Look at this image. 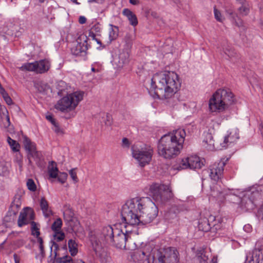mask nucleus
Returning a JSON list of instances; mask_svg holds the SVG:
<instances>
[{
  "label": "nucleus",
  "mask_w": 263,
  "mask_h": 263,
  "mask_svg": "<svg viewBox=\"0 0 263 263\" xmlns=\"http://www.w3.org/2000/svg\"><path fill=\"white\" fill-rule=\"evenodd\" d=\"M158 214V207L149 197L130 198L123 205L121 210L123 220L136 228L152 222Z\"/></svg>",
  "instance_id": "nucleus-1"
},
{
  "label": "nucleus",
  "mask_w": 263,
  "mask_h": 263,
  "mask_svg": "<svg viewBox=\"0 0 263 263\" xmlns=\"http://www.w3.org/2000/svg\"><path fill=\"white\" fill-rule=\"evenodd\" d=\"M181 82L179 76L175 72L161 71L154 74L151 80V90L160 99L172 98L180 89Z\"/></svg>",
  "instance_id": "nucleus-2"
},
{
  "label": "nucleus",
  "mask_w": 263,
  "mask_h": 263,
  "mask_svg": "<svg viewBox=\"0 0 263 263\" xmlns=\"http://www.w3.org/2000/svg\"><path fill=\"white\" fill-rule=\"evenodd\" d=\"M101 236L107 243L120 249L132 250L133 247L130 242L132 240L130 235L133 233L138 234L137 228L133 225L126 223L125 221L124 227L120 229L110 226H107L102 228Z\"/></svg>",
  "instance_id": "nucleus-3"
},
{
  "label": "nucleus",
  "mask_w": 263,
  "mask_h": 263,
  "mask_svg": "<svg viewBox=\"0 0 263 263\" xmlns=\"http://www.w3.org/2000/svg\"><path fill=\"white\" fill-rule=\"evenodd\" d=\"M185 135L184 129L179 128L162 136L158 145L159 155L166 159L178 156L183 147Z\"/></svg>",
  "instance_id": "nucleus-4"
},
{
  "label": "nucleus",
  "mask_w": 263,
  "mask_h": 263,
  "mask_svg": "<svg viewBox=\"0 0 263 263\" xmlns=\"http://www.w3.org/2000/svg\"><path fill=\"white\" fill-rule=\"evenodd\" d=\"M235 102V96L230 88H219L209 99V110L212 113L223 112L227 110Z\"/></svg>",
  "instance_id": "nucleus-5"
},
{
  "label": "nucleus",
  "mask_w": 263,
  "mask_h": 263,
  "mask_svg": "<svg viewBox=\"0 0 263 263\" xmlns=\"http://www.w3.org/2000/svg\"><path fill=\"white\" fill-rule=\"evenodd\" d=\"M179 260V252L175 248L157 249L152 247L147 263H178Z\"/></svg>",
  "instance_id": "nucleus-6"
},
{
  "label": "nucleus",
  "mask_w": 263,
  "mask_h": 263,
  "mask_svg": "<svg viewBox=\"0 0 263 263\" xmlns=\"http://www.w3.org/2000/svg\"><path fill=\"white\" fill-rule=\"evenodd\" d=\"M89 240L90 241L93 250L95 251L97 258L101 263H107L110 259L109 254L104 247V242L102 236H101V232L99 230L91 231L89 234Z\"/></svg>",
  "instance_id": "nucleus-7"
},
{
  "label": "nucleus",
  "mask_w": 263,
  "mask_h": 263,
  "mask_svg": "<svg viewBox=\"0 0 263 263\" xmlns=\"http://www.w3.org/2000/svg\"><path fill=\"white\" fill-rule=\"evenodd\" d=\"M84 94V91L81 90L69 93L58 101L55 105V108L62 112L74 110L83 100Z\"/></svg>",
  "instance_id": "nucleus-8"
},
{
  "label": "nucleus",
  "mask_w": 263,
  "mask_h": 263,
  "mask_svg": "<svg viewBox=\"0 0 263 263\" xmlns=\"http://www.w3.org/2000/svg\"><path fill=\"white\" fill-rule=\"evenodd\" d=\"M131 151L133 157L141 167L148 165L152 160L154 150L151 146L135 144L132 146Z\"/></svg>",
  "instance_id": "nucleus-9"
},
{
  "label": "nucleus",
  "mask_w": 263,
  "mask_h": 263,
  "mask_svg": "<svg viewBox=\"0 0 263 263\" xmlns=\"http://www.w3.org/2000/svg\"><path fill=\"white\" fill-rule=\"evenodd\" d=\"M148 194L157 202L164 203L173 197L171 187L168 185L153 183L149 186Z\"/></svg>",
  "instance_id": "nucleus-10"
},
{
  "label": "nucleus",
  "mask_w": 263,
  "mask_h": 263,
  "mask_svg": "<svg viewBox=\"0 0 263 263\" xmlns=\"http://www.w3.org/2000/svg\"><path fill=\"white\" fill-rule=\"evenodd\" d=\"M50 66V61L47 59H44L33 62L24 63L18 68L24 71H31L37 74H43L48 71Z\"/></svg>",
  "instance_id": "nucleus-11"
},
{
  "label": "nucleus",
  "mask_w": 263,
  "mask_h": 263,
  "mask_svg": "<svg viewBox=\"0 0 263 263\" xmlns=\"http://www.w3.org/2000/svg\"><path fill=\"white\" fill-rule=\"evenodd\" d=\"M205 160L197 155H191L182 159L177 167L178 170L186 168L199 169L204 165Z\"/></svg>",
  "instance_id": "nucleus-12"
},
{
  "label": "nucleus",
  "mask_w": 263,
  "mask_h": 263,
  "mask_svg": "<svg viewBox=\"0 0 263 263\" xmlns=\"http://www.w3.org/2000/svg\"><path fill=\"white\" fill-rule=\"evenodd\" d=\"M239 131L237 128L229 129L219 142L220 149L233 145L239 139Z\"/></svg>",
  "instance_id": "nucleus-13"
},
{
  "label": "nucleus",
  "mask_w": 263,
  "mask_h": 263,
  "mask_svg": "<svg viewBox=\"0 0 263 263\" xmlns=\"http://www.w3.org/2000/svg\"><path fill=\"white\" fill-rule=\"evenodd\" d=\"M229 158H223L218 162H215L210 167V177L211 179L217 181L222 176L224 171V167L228 161Z\"/></svg>",
  "instance_id": "nucleus-14"
},
{
  "label": "nucleus",
  "mask_w": 263,
  "mask_h": 263,
  "mask_svg": "<svg viewBox=\"0 0 263 263\" xmlns=\"http://www.w3.org/2000/svg\"><path fill=\"white\" fill-rule=\"evenodd\" d=\"M87 36L84 34L80 35L76 41L72 44L71 51L73 54L80 55L87 50Z\"/></svg>",
  "instance_id": "nucleus-15"
},
{
  "label": "nucleus",
  "mask_w": 263,
  "mask_h": 263,
  "mask_svg": "<svg viewBox=\"0 0 263 263\" xmlns=\"http://www.w3.org/2000/svg\"><path fill=\"white\" fill-rule=\"evenodd\" d=\"M259 195L258 192H247L241 198L240 201V206L246 210H251L254 209L256 204L255 199Z\"/></svg>",
  "instance_id": "nucleus-16"
},
{
  "label": "nucleus",
  "mask_w": 263,
  "mask_h": 263,
  "mask_svg": "<svg viewBox=\"0 0 263 263\" xmlns=\"http://www.w3.org/2000/svg\"><path fill=\"white\" fill-rule=\"evenodd\" d=\"M218 219L214 216H211L209 219L203 217L200 218L198 221V229L200 231L208 232L212 228V226L215 227L216 230L220 229V226L217 223Z\"/></svg>",
  "instance_id": "nucleus-17"
},
{
  "label": "nucleus",
  "mask_w": 263,
  "mask_h": 263,
  "mask_svg": "<svg viewBox=\"0 0 263 263\" xmlns=\"http://www.w3.org/2000/svg\"><path fill=\"white\" fill-rule=\"evenodd\" d=\"M34 219V212L30 208H25L21 212L17 220V224L19 227H22L29 223L31 224Z\"/></svg>",
  "instance_id": "nucleus-18"
},
{
  "label": "nucleus",
  "mask_w": 263,
  "mask_h": 263,
  "mask_svg": "<svg viewBox=\"0 0 263 263\" xmlns=\"http://www.w3.org/2000/svg\"><path fill=\"white\" fill-rule=\"evenodd\" d=\"M24 145L26 150L28 152V159L31 163V159L35 161H38L40 158L39 152L36 151L35 144L32 142L29 138L25 137L24 138Z\"/></svg>",
  "instance_id": "nucleus-19"
},
{
  "label": "nucleus",
  "mask_w": 263,
  "mask_h": 263,
  "mask_svg": "<svg viewBox=\"0 0 263 263\" xmlns=\"http://www.w3.org/2000/svg\"><path fill=\"white\" fill-rule=\"evenodd\" d=\"M152 251V246L149 245H146L141 249L137 250L134 252L133 258L135 261L142 262L144 260L147 261V258Z\"/></svg>",
  "instance_id": "nucleus-20"
},
{
  "label": "nucleus",
  "mask_w": 263,
  "mask_h": 263,
  "mask_svg": "<svg viewBox=\"0 0 263 263\" xmlns=\"http://www.w3.org/2000/svg\"><path fill=\"white\" fill-rule=\"evenodd\" d=\"M129 57L128 52L123 51L114 58L113 65L117 69L122 68L128 63Z\"/></svg>",
  "instance_id": "nucleus-21"
},
{
  "label": "nucleus",
  "mask_w": 263,
  "mask_h": 263,
  "mask_svg": "<svg viewBox=\"0 0 263 263\" xmlns=\"http://www.w3.org/2000/svg\"><path fill=\"white\" fill-rule=\"evenodd\" d=\"M203 144L206 148L211 151L220 149V145H218L217 142H215L211 133H207L205 134Z\"/></svg>",
  "instance_id": "nucleus-22"
},
{
  "label": "nucleus",
  "mask_w": 263,
  "mask_h": 263,
  "mask_svg": "<svg viewBox=\"0 0 263 263\" xmlns=\"http://www.w3.org/2000/svg\"><path fill=\"white\" fill-rule=\"evenodd\" d=\"M246 263H263V254L261 250L255 249L251 256L247 255Z\"/></svg>",
  "instance_id": "nucleus-23"
},
{
  "label": "nucleus",
  "mask_w": 263,
  "mask_h": 263,
  "mask_svg": "<svg viewBox=\"0 0 263 263\" xmlns=\"http://www.w3.org/2000/svg\"><path fill=\"white\" fill-rule=\"evenodd\" d=\"M59 249L58 245L55 242H53L52 247L51 248V251L52 252V250L54 249V254L55 257V260L57 263H73L72 258L68 255L64 256L61 257H57V251Z\"/></svg>",
  "instance_id": "nucleus-24"
},
{
  "label": "nucleus",
  "mask_w": 263,
  "mask_h": 263,
  "mask_svg": "<svg viewBox=\"0 0 263 263\" xmlns=\"http://www.w3.org/2000/svg\"><path fill=\"white\" fill-rule=\"evenodd\" d=\"M39 203L40 208L45 217L48 218L52 215V211L49 205L48 201L45 197H42L41 198Z\"/></svg>",
  "instance_id": "nucleus-25"
},
{
  "label": "nucleus",
  "mask_w": 263,
  "mask_h": 263,
  "mask_svg": "<svg viewBox=\"0 0 263 263\" xmlns=\"http://www.w3.org/2000/svg\"><path fill=\"white\" fill-rule=\"evenodd\" d=\"M122 13L124 16H126L131 25L133 26L137 25L138 23L137 17L131 10L127 8L124 9Z\"/></svg>",
  "instance_id": "nucleus-26"
},
{
  "label": "nucleus",
  "mask_w": 263,
  "mask_h": 263,
  "mask_svg": "<svg viewBox=\"0 0 263 263\" xmlns=\"http://www.w3.org/2000/svg\"><path fill=\"white\" fill-rule=\"evenodd\" d=\"M48 170V174L50 178H57L59 170L57 166V163L55 162L51 161L49 163Z\"/></svg>",
  "instance_id": "nucleus-27"
},
{
  "label": "nucleus",
  "mask_w": 263,
  "mask_h": 263,
  "mask_svg": "<svg viewBox=\"0 0 263 263\" xmlns=\"http://www.w3.org/2000/svg\"><path fill=\"white\" fill-rule=\"evenodd\" d=\"M108 35L110 41L116 40L118 36L119 28L117 26L112 24L109 25Z\"/></svg>",
  "instance_id": "nucleus-28"
},
{
  "label": "nucleus",
  "mask_w": 263,
  "mask_h": 263,
  "mask_svg": "<svg viewBox=\"0 0 263 263\" xmlns=\"http://www.w3.org/2000/svg\"><path fill=\"white\" fill-rule=\"evenodd\" d=\"M250 6L248 3L237 6V12L241 16H246L250 12Z\"/></svg>",
  "instance_id": "nucleus-29"
},
{
  "label": "nucleus",
  "mask_w": 263,
  "mask_h": 263,
  "mask_svg": "<svg viewBox=\"0 0 263 263\" xmlns=\"http://www.w3.org/2000/svg\"><path fill=\"white\" fill-rule=\"evenodd\" d=\"M7 141L11 149L13 152H18L20 151L21 145L16 141L11 139L9 136L7 137Z\"/></svg>",
  "instance_id": "nucleus-30"
},
{
  "label": "nucleus",
  "mask_w": 263,
  "mask_h": 263,
  "mask_svg": "<svg viewBox=\"0 0 263 263\" xmlns=\"http://www.w3.org/2000/svg\"><path fill=\"white\" fill-rule=\"evenodd\" d=\"M227 12L229 14L230 16L231 17V18L233 19V21L235 24V25L239 27H242L243 26V21L241 19H240L238 16L233 12L232 11H227Z\"/></svg>",
  "instance_id": "nucleus-31"
},
{
  "label": "nucleus",
  "mask_w": 263,
  "mask_h": 263,
  "mask_svg": "<svg viewBox=\"0 0 263 263\" xmlns=\"http://www.w3.org/2000/svg\"><path fill=\"white\" fill-rule=\"evenodd\" d=\"M69 251L72 256L76 255L78 253V245L75 240L70 239L68 241Z\"/></svg>",
  "instance_id": "nucleus-32"
},
{
  "label": "nucleus",
  "mask_w": 263,
  "mask_h": 263,
  "mask_svg": "<svg viewBox=\"0 0 263 263\" xmlns=\"http://www.w3.org/2000/svg\"><path fill=\"white\" fill-rule=\"evenodd\" d=\"M62 224L63 223L62 219L60 218H58L52 223L51 227V230L53 232L61 231Z\"/></svg>",
  "instance_id": "nucleus-33"
},
{
  "label": "nucleus",
  "mask_w": 263,
  "mask_h": 263,
  "mask_svg": "<svg viewBox=\"0 0 263 263\" xmlns=\"http://www.w3.org/2000/svg\"><path fill=\"white\" fill-rule=\"evenodd\" d=\"M197 257L200 262L208 263V256L206 255L204 250H201L197 253Z\"/></svg>",
  "instance_id": "nucleus-34"
},
{
  "label": "nucleus",
  "mask_w": 263,
  "mask_h": 263,
  "mask_svg": "<svg viewBox=\"0 0 263 263\" xmlns=\"http://www.w3.org/2000/svg\"><path fill=\"white\" fill-rule=\"evenodd\" d=\"M223 51L224 53L230 59L235 57L237 54L234 49L230 46L223 48Z\"/></svg>",
  "instance_id": "nucleus-35"
},
{
  "label": "nucleus",
  "mask_w": 263,
  "mask_h": 263,
  "mask_svg": "<svg viewBox=\"0 0 263 263\" xmlns=\"http://www.w3.org/2000/svg\"><path fill=\"white\" fill-rule=\"evenodd\" d=\"M73 215V213L70 209L66 210L63 213L64 219L67 222L72 220Z\"/></svg>",
  "instance_id": "nucleus-36"
},
{
  "label": "nucleus",
  "mask_w": 263,
  "mask_h": 263,
  "mask_svg": "<svg viewBox=\"0 0 263 263\" xmlns=\"http://www.w3.org/2000/svg\"><path fill=\"white\" fill-rule=\"evenodd\" d=\"M31 234L36 237L40 236V232L34 221L31 222Z\"/></svg>",
  "instance_id": "nucleus-37"
},
{
  "label": "nucleus",
  "mask_w": 263,
  "mask_h": 263,
  "mask_svg": "<svg viewBox=\"0 0 263 263\" xmlns=\"http://www.w3.org/2000/svg\"><path fill=\"white\" fill-rule=\"evenodd\" d=\"M53 237L55 240L58 241L63 240L65 238V234L62 231L54 232Z\"/></svg>",
  "instance_id": "nucleus-38"
},
{
  "label": "nucleus",
  "mask_w": 263,
  "mask_h": 263,
  "mask_svg": "<svg viewBox=\"0 0 263 263\" xmlns=\"http://www.w3.org/2000/svg\"><path fill=\"white\" fill-rule=\"evenodd\" d=\"M28 189L31 191L34 192L36 190V186L34 181L32 179H29L27 181Z\"/></svg>",
  "instance_id": "nucleus-39"
},
{
  "label": "nucleus",
  "mask_w": 263,
  "mask_h": 263,
  "mask_svg": "<svg viewBox=\"0 0 263 263\" xmlns=\"http://www.w3.org/2000/svg\"><path fill=\"white\" fill-rule=\"evenodd\" d=\"M214 13L215 19L218 22H222L224 20V17L221 12L216 7H214Z\"/></svg>",
  "instance_id": "nucleus-40"
},
{
  "label": "nucleus",
  "mask_w": 263,
  "mask_h": 263,
  "mask_svg": "<svg viewBox=\"0 0 263 263\" xmlns=\"http://www.w3.org/2000/svg\"><path fill=\"white\" fill-rule=\"evenodd\" d=\"M76 168H72L70 170L69 172V175L72 178V180L75 182L77 183L78 182L79 180L77 177V174L76 172Z\"/></svg>",
  "instance_id": "nucleus-41"
},
{
  "label": "nucleus",
  "mask_w": 263,
  "mask_h": 263,
  "mask_svg": "<svg viewBox=\"0 0 263 263\" xmlns=\"http://www.w3.org/2000/svg\"><path fill=\"white\" fill-rule=\"evenodd\" d=\"M68 175L66 173H61L58 177V181L61 183H64L67 178Z\"/></svg>",
  "instance_id": "nucleus-42"
},
{
  "label": "nucleus",
  "mask_w": 263,
  "mask_h": 263,
  "mask_svg": "<svg viewBox=\"0 0 263 263\" xmlns=\"http://www.w3.org/2000/svg\"><path fill=\"white\" fill-rule=\"evenodd\" d=\"M35 86L38 91L40 92H44L48 86L47 84H43L42 83H36Z\"/></svg>",
  "instance_id": "nucleus-43"
},
{
  "label": "nucleus",
  "mask_w": 263,
  "mask_h": 263,
  "mask_svg": "<svg viewBox=\"0 0 263 263\" xmlns=\"http://www.w3.org/2000/svg\"><path fill=\"white\" fill-rule=\"evenodd\" d=\"M53 125V130L58 134H63V129H61L59 126L58 124L55 122L54 124H52Z\"/></svg>",
  "instance_id": "nucleus-44"
},
{
  "label": "nucleus",
  "mask_w": 263,
  "mask_h": 263,
  "mask_svg": "<svg viewBox=\"0 0 263 263\" xmlns=\"http://www.w3.org/2000/svg\"><path fill=\"white\" fill-rule=\"evenodd\" d=\"M8 174L7 167L4 165H0V176H6Z\"/></svg>",
  "instance_id": "nucleus-45"
},
{
  "label": "nucleus",
  "mask_w": 263,
  "mask_h": 263,
  "mask_svg": "<svg viewBox=\"0 0 263 263\" xmlns=\"http://www.w3.org/2000/svg\"><path fill=\"white\" fill-rule=\"evenodd\" d=\"M14 160L18 164H20L22 161V155L21 154L20 152H15Z\"/></svg>",
  "instance_id": "nucleus-46"
},
{
  "label": "nucleus",
  "mask_w": 263,
  "mask_h": 263,
  "mask_svg": "<svg viewBox=\"0 0 263 263\" xmlns=\"http://www.w3.org/2000/svg\"><path fill=\"white\" fill-rule=\"evenodd\" d=\"M130 143L129 141L127 138H124L122 139V146L123 147L129 148Z\"/></svg>",
  "instance_id": "nucleus-47"
},
{
  "label": "nucleus",
  "mask_w": 263,
  "mask_h": 263,
  "mask_svg": "<svg viewBox=\"0 0 263 263\" xmlns=\"http://www.w3.org/2000/svg\"><path fill=\"white\" fill-rule=\"evenodd\" d=\"M3 115L5 116V120L6 121V122L5 124V127H8L10 125V118L8 115V112L7 110H6V113L5 114L4 112L3 113Z\"/></svg>",
  "instance_id": "nucleus-48"
},
{
  "label": "nucleus",
  "mask_w": 263,
  "mask_h": 263,
  "mask_svg": "<svg viewBox=\"0 0 263 263\" xmlns=\"http://www.w3.org/2000/svg\"><path fill=\"white\" fill-rule=\"evenodd\" d=\"M88 37H90L92 40H96L98 44H101V42L96 38V34L94 33V32L91 30L89 32Z\"/></svg>",
  "instance_id": "nucleus-49"
},
{
  "label": "nucleus",
  "mask_w": 263,
  "mask_h": 263,
  "mask_svg": "<svg viewBox=\"0 0 263 263\" xmlns=\"http://www.w3.org/2000/svg\"><path fill=\"white\" fill-rule=\"evenodd\" d=\"M3 99L5 101L6 103L9 105L12 104L13 103L11 98L9 97L8 94H7L6 96H4Z\"/></svg>",
  "instance_id": "nucleus-50"
},
{
  "label": "nucleus",
  "mask_w": 263,
  "mask_h": 263,
  "mask_svg": "<svg viewBox=\"0 0 263 263\" xmlns=\"http://www.w3.org/2000/svg\"><path fill=\"white\" fill-rule=\"evenodd\" d=\"M105 124L107 126H110L111 125L112 123V118L111 117L108 115H106V120L104 121Z\"/></svg>",
  "instance_id": "nucleus-51"
},
{
  "label": "nucleus",
  "mask_w": 263,
  "mask_h": 263,
  "mask_svg": "<svg viewBox=\"0 0 263 263\" xmlns=\"http://www.w3.org/2000/svg\"><path fill=\"white\" fill-rule=\"evenodd\" d=\"M257 216L259 218L263 220V205L259 209L257 212Z\"/></svg>",
  "instance_id": "nucleus-52"
},
{
  "label": "nucleus",
  "mask_w": 263,
  "mask_h": 263,
  "mask_svg": "<svg viewBox=\"0 0 263 263\" xmlns=\"http://www.w3.org/2000/svg\"><path fill=\"white\" fill-rule=\"evenodd\" d=\"M46 118L47 120L50 121L52 124H54L56 122L55 119L53 118L52 116L51 115L46 116Z\"/></svg>",
  "instance_id": "nucleus-53"
},
{
  "label": "nucleus",
  "mask_w": 263,
  "mask_h": 263,
  "mask_svg": "<svg viewBox=\"0 0 263 263\" xmlns=\"http://www.w3.org/2000/svg\"><path fill=\"white\" fill-rule=\"evenodd\" d=\"M91 30L92 31H95L96 32H100L101 30V28L99 25H95L91 29Z\"/></svg>",
  "instance_id": "nucleus-54"
},
{
  "label": "nucleus",
  "mask_w": 263,
  "mask_h": 263,
  "mask_svg": "<svg viewBox=\"0 0 263 263\" xmlns=\"http://www.w3.org/2000/svg\"><path fill=\"white\" fill-rule=\"evenodd\" d=\"M86 22V18L84 16H80L79 18V23L80 24H84Z\"/></svg>",
  "instance_id": "nucleus-55"
},
{
  "label": "nucleus",
  "mask_w": 263,
  "mask_h": 263,
  "mask_svg": "<svg viewBox=\"0 0 263 263\" xmlns=\"http://www.w3.org/2000/svg\"><path fill=\"white\" fill-rule=\"evenodd\" d=\"M39 248L40 250V253L42 256V257H44L45 256V251L44 250V246L43 245H39Z\"/></svg>",
  "instance_id": "nucleus-56"
},
{
  "label": "nucleus",
  "mask_w": 263,
  "mask_h": 263,
  "mask_svg": "<svg viewBox=\"0 0 263 263\" xmlns=\"http://www.w3.org/2000/svg\"><path fill=\"white\" fill-rule=\"evenodd\" d=\"M0 93L3 97L5 96H6L8 93L5 90V89L2 86L0 87Z\"/></svg>",
  "instance_id": "nucleus-57"
},
{
  "label": "nucleus",
  "mask_w": 263,
  "mask_h": 263,
  "mask_svg": "<svg viewBox=\"0 0 263 263\" xmlns=\"http://www.w3.org/2000/svg\"><path fill=\"white\" fill-rule=\"evenodd\" d=\"M129 3L133 5H137L140 4L139 0H129Z\"/></svg>",
  "instance_id": "nucleus-58"
},
{
  "label": "nucleus",
  "mask_w": 263,
  "mask_h": 263,
  "mask_svg": "<svg viewBox=\"0 0 263 263\" xmlns=\"http://www.w3.org/2000/svg\"><path fill=\"white\" fill-rule=\"evenodd\" d=\"M236 4L238 6L248 3L246 0H236Z\"/></svg>",
  "instance_id": "nucleus-59"
},
{
  "label": "nucleus",
  "mask_w": 263,
  "mask_h": 263,
  "mask_svg": "<svg viewBox=\"0 0 263 263\" xmlns=\"http://www.w3.org/2000/svg\"><path fill=\"white\" fill-rule=\"evenodd\" d=\"M37 241L39 243V245H43V240L41 237L40 236L37 237Z\"/></svg>",
  "instance_id": "nucleus-60"
},
{
  "label": "nucleus",
  "mask_w": 263,
  "mask_h": 263,
  "mask_svg": "<svg viewBox=\"0 0 263 263\" xmlns=\"http://www.w3.org/2000/svg\"><path fill=\"white\" fill-rule=\"evenodd\" d=\"M251 228V226L250 225L248 224V225H246L245 226L243 229L245 231H249L250 229Z\"/></svg>",
  "instance_id": "nucleus-61"
},
{
  "label": "nucleus",
  "mask_w": 263,
  "mask_h": 263,
  "mask_svg": "<svg viewBox=\"0 0 263 263\" xmlns=\"http://www.w3.org/2000/svg\"><path fill=\"white\" fill-rule=\"evenodd\" d=\"M73 263H85L82 260H77L76 261H74Z\"/></svg>",
  "instance_id": "nucleus-62"
},
{
  "label": "nucleus",
  "mask_w": 263,
  "mask_h": 263,
  "mask_svg": "<svg viewBox=\"0 0 263 263\" xmlns=\"http://www.w3.org/2000/svg\"><path fill=\"white\" fill-rule=\"evenodd\" d=\"M70 1L76 4H79V3H78L77 1L78 0H70Z\"/></svg>",
  "instance_id": "nucleus-63"
},
{
  "label": "nucleus",
  "mask_w": 263,
  "mask_h": 263,
  "mask_svg": "<svg viewBox=\"0 0 263 263\" xmlns=\"http://www.w3.org/2000/svg\"><path fill=\"white\" fill-rule=\"evenodd\" d=\"M260 11H261V12L262 13H263V7H260Z\"/></svg>",
  "instance_id": "nucleus-64"
}]
</instances>
